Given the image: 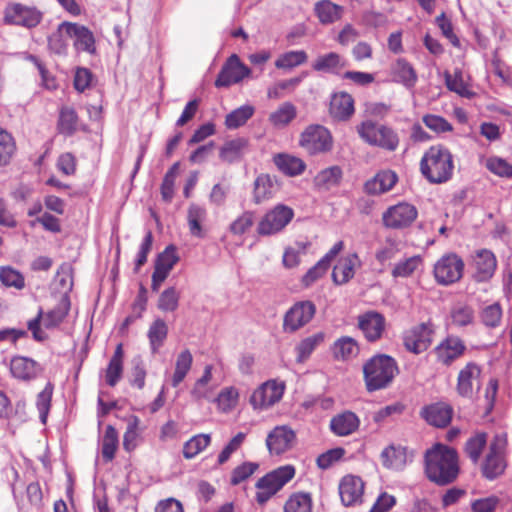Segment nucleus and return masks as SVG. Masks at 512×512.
Returning a JSON list of instances; mask_svg holds the SVG:
<instances>
[{
	"label": "nucleus",
	"mask_w": 512,
	"mask_h": 512,
	"mask_svg": "<svg viewBox=\"0 0 512 512\" xmlns=\"http://www.w3.org/2000/svg\"><path fill=\"white\" fill-rule=\"evenodd\" d=\"M424 472L429 481L439 486L455 482L460 474L457 450L445 444H434L425 451Z\"/></svg>",
	"instance_id": "nucleus-1"
},
{
	"label": "nucleus",
	"mask_w": 512,
	"mask_h": 512,
	"mask_svg": "<svg viewBox=\"0 0 512 512\" xmlns=\"http://www.w3.org/2000/svg\"><path fill=\"white\" fill-rule=\"evenodd\" d=\"M420 168L429 182H446L453 173L452 155L447 148L441 145L432 146L423 155Z\"/></svg>",
	"instance_id": "nucleus-2"
},
{
	"label": "nucleus",
	"mask_w": 512,
	"mask_h": 512,
	"mask_svg": "<svg viewBox=\"0 0 512 512\" xmlns=\"http://www.w3.org/2000/svg\"><path fill=\"white\" fill-rule=\"evenodd\" d=\"M398 372L396 361L388 355H376L363 367L364 380L369 392L386 388Z\"/></svg>",
	"instance_id": "nucleus-3"
},
{
	"label": "nucleus",
	"mask_w": 512,
	"mask_h": 512,
	"mask_svg": "<svg viewBox=\"0 0 512 512\" xmlns=\"http://www.w3.org/2000/svg\"><path fill=\"white\" fill-rule=\"evenodd\" d=\"M356 131L365 143L389 152L397 150L400 143L399 135L392 127L371 119L357 125Z\"/></svg>",
	"instance_id": "nucleus-4"
},
{
	"label": "nucleus",
	"mask_w": 512,
	"mask_h": 512,
	"mask_svg": "<svg viewBox=\"0 0 512 512\" xmlns=\"http://www.w3.org/2000/svg\"><path fill=\"white\" fill-rule=\"evenodd\" d=\"M507 434L496 433L489 443L487 454L481 464L482 475L488 480H494L506 469Z\"/></svg>",
	"instance_id": "nucleus-5"
},
{
	"label": "nucleus",
	"mask_w": 512,
	"mask_h": 512,
	"mask_svg": "<svg viewBox=\"0 0 512 512\" xmlns=\"http://www.w3.org/2000/svg\"><path fill=\"white\" fill-rule=\"evenodd\" d=\"M68 311L69 301L66 296L62 297L59 304L46 314L40 309L37 316L28 321L27 324L28 329L32 332L33 338L38 342L46 340L47 334L41 329L40 323L42 322L45 328H54L64 320Z\"/></svg>",
	"instance_id": "nucleus-6"
},
{
	"label": "nucleus",
	"mask_w": 512,
	"mask_h": 512,
	"mask_svg": "<svg viewBox=\"0 0 512 512\" xmlns=\"http://www.w3.org/2000/svg\"><path fill=\"white\" fill-rule=\"evenodd\" d=\"M294 211L284 204H277L268 210L257 225L260 236H270L281 232L293 219Z\"/></svg>",
	"instance_id": "nucleus-7"
},
{
	"label": "nucleus",
	"mask_w": 512,
	"mask_h": 512,
	"mask_svg": "<svg viewBox=\"0 0 512 512\" xmlns=\"http://www.w3.org/2000/svg\"><path fill=\"white\" fill-rule=\"evenodd\" d=\"M332 143L329 130L321 125H311L301 134L300 145L311 155L331 150Z\"/></svg>",
	"instance_id": "nucleus-8"
},
{
	"label": "nucleus",
	"mask_w": 512,
	"mask_h": 512,
	"mask_svg": "<svg viewBox=\"0 0 512 512\" xmlns=\"http://www.w3.org/2000/svg\"><path fill=\"white\" fill-rule=\"evenodd\" d=\"M316 313V307L311 301L296 302L284 315L283 331L294 333L307 325Z\"/></svg>",
	"instance_id": "nucleus-9"
},
{
	"label": "nucleus",
	"mask_w": 512,
	"mask_h": 512,
	"mask_svg": "<svg viewBox=\"0 0 512 512\" xmlns=\"http://www.w3.org/2000/svg\"><path fill=\"white\" fill-rule=\"evenodd\" d=\"M284 390L285 384L283 382L268 380L252 393L250 404L254 409L266 410L281 400Z\"/></svg>",
	"instance_id": "nucleus-10"
},
{
	"label": "nucleus",
	"mask_w": 512,
	"mask_h": 512,
	"mask_svg": "<svg viewBox=\"0 0 512 512\" xmlns=\"http://www.w3.org/2000/svg\"><path fill=\"white\" fill-rule=\"evenodd\" d=\"M433 336L434 327L432 323H421L404 333L403 344L408 351L420 354L430 347Z\"/></svg>",
	"instance_id": "nucleus-11"
},
{
	"label": "nucleus",
	"mask_w": 512,
	"mask_h": 512,
	"mask_svg": "<svg viewBox=\"0 0 512 512\" xmlns=\"http://www.w3.org/2000/svg\"><path fill=\"white\" fill-rule=\"evenodd\" d=\"M463 268L464 263L456 254H447L434 265V276L439 284L449 285L462 277Z\"/></svg>",
	"instance_id": "nucleus-12"
},
{
	"label": "nucleus",
	"mask_w": 512,
	"mask_h": 512,
	"mask_svg": "<svg viewBox=\"0 0 512 512\" xmlns=\"http://www.w3.org/2000/svg\"><path fill=\"white\" fill-rule=\"evenodd\" d=\"M250 74V68L241 62L236 54H233L226 60L221 68L215 81V86L229 87L241 82L244 78L249 77Z\"/></svg>",
	"instance_id": "nucleus-13"
},
{
	"label": "nucleus",
	"mask_w": 512,
	"mask_h": 512,
	"mask_svg": "<svg viewBox=\"0 0 512 512\" xmlns=\"http://www.w3.org/2000/svg\"><path fill=\"white\" fill-rule=\"evenodd\" d=\"M416 208L408 203H399L389 207L382 216L383 224L387 228L402 229L410 226L417 217Z\"/></svg>",
	"instance_id": "nucleus-14"
},
{
	"label": "nucleus",
	"mask_w": 512,
	"mask_h": 512,
	"mask_svg": "<svg viewBox=\"0 0 512 512\" xmlns=\"http://www.w3.org/2000/svg\"><path fill=\"white\" fill-rule=\"evenodd\" d=\"M66 29V36L73 39V46L77 52L96 54V41L93 32L84 25L72 22H62Z\"/></svg>",
	"instance_id": "nucleus-15"
},
{
	"label": "nucleus",
	"mask_w": 512,
	"mask_h": 512,
	"mask_svg": "<svg viewBox=\"0 0 512 512\" xmlns=\"http://www.w3.org/2000/svg\"><path fill=\"white\" fill-rule=\"evenodd\" d=\"M481 368L474 362L467 363L459 372L457 392L465 398H472L474 391L480 388Z\"/></svg>",
	"instance_id": "nucleus-16"
},
{
	"label": "nucleus",
	"mask_w": 512,
	"mask_h": 512,
	"mask_svg": "<svg viewBox=\"0 0 512 512\" xmlns=\"http://www.w3.org/2000/svg\"><path fill=\"white\" fill-rule=\"evenodd\" d=\"M296 441L295 432L287 425L275 427L267 436L266 445L271 454L280 455L290 450Z\"/></svg>",
	"instance_id": "nucleus-17"
},
{
	"label": "nucleus",
	"mask_w": 512,
	"mask_h": 512,
	"mask_svg": "<svg viewBox=\"0 0 512 512\" xmlns=\"http://www.w3.org/2000/svg\"><path fill=\"white\" fill-rule=\"evenodd\" d=\"M5 20L11 24L31 28L39 24L41 13L35 8L21 4H11L5 9Z\"/></svg>",
	"instance_id": "nucleus-18"
},
{
	"label": "nucleus",
	"mask_w": 512,
	"mask_h": 512,
	"mask_svg": "<svg viewBox=\"0 0 512 512\" xmlns=\"http://www.w3.org/2000/svg\"><path fill=\"white\" fill-rule=\"evenodd\" d=\"M466 350L464 342L456 336H448L433 350L439 363L449 366L460 358Z\"/></svg>",
	"instance_id": "nucleus-19"
},
{
	"label": "nucleus",
	"mask_w": 512,
	"mask_h": 512,
	"mask_svg": "<svg viewBox=\"0 0 512 512\" xmlns=\"http://www.w3.org/2000/svg\"><path fill=\"white\" fill-rule=\"evenodd\" d=\"M364 482L358 476L346 475L339 484V494L345 506H352L362 502Z\"/></svg>",
	"instance_id": "nucleus-20"
},
{
	"label": "nucleus",
	"mask_w": 512,
	"mask_h": 512,
	"mask_svg": "<svg viewBox=\"0 0 512 512\" xmlns=\"http://www.w3.org/2000/svg\"><path fill=\"white\" fill-rule=\"evenodd\" d=\"M385 324L384 316L375 311L367 312L358 318V326L370 342L381 338L385 330Z\"/></svg>",
	"instance_id": "nucleus-21"
},
{
	"label": "nucleus",
	"mask_w": 512,
	"mask_h": 512,
	"mask_svg": "<svg viewBox=\"0 0 512 512\" xmlns=\"http://www.w3.org/2000/svg\"><path fill=\"white\" fill-rule=\"evenodd\" d=\"M42 371L38 362L24 356H14L10 361V372L12 376L21 381H31Z\"/></svg>",
	"instance_id": "nucleus-22"
},
{
	"label": "nucleus",
	"mask_w": 512,
	"mask_h": 512,
	"mask_svg": "<svg viewBox=\"0 0 512 512\" xmlns=\"http://www.w3.org/2000/svg\"><path fill=\"white\" fill-rule=\"evenodd\" d=\"M295 475V469L291 465L279 467L260 478L256 487L258 489L270 488L272 492H278Z\"/></svg>",
	"instance_id": "nucleus-23"
},
{
	"label": "nucleus",
	"mask_w": 512,
	"mask_h": 512,
	"mask_svg": "<svg viewBox=\"0 0 512 512\" xmlns=\"http://www.w3.org/2000/svg\"><path fill=\"white\" fill-rule=\"evenodd\" d=\"M279 190V184L276 177L269 174H260L254 181L253 200L260 204L271 199Z\"/></svg>",
	"instance_id": "nucleus-24"
},
{
	"label": "nucleus",
	"mask_w": 512,
	"mask_h": 512,
	"mask_svg": "<svg viewBox=\"0 0 512 512\" xmlns=\"http://www.w3.org/2000/svg\"><path fill=\"white\" fill-rule=\"evenodd\" d=\"M330 115L337 120H348L354 114V100L345 92L335 93L330 101Z\"/></svg>",
	"instance_id": "nucleus-25"
},
{
	"label": "nucleus",
	"mask_w": 512,
	"mask_h": 512,
	"mask_svg": "<svg viewBox=\"0 0 512 512\" xmlns=\"http://www.w3.org/2000/svg\"><path fill=\"white\" fill-rule=\"evenodd\" d=\"M360 266V260L356 253L341 258L334 266L332 279L336 284H345L353 278L355 268Z\"/></svg>",
	"instance_id": "nucleus-26"
},
{
	"label": "nucleus",
	"mask_w": 512,
	"mask_h": 512,
	"mask_svg": "<svg viewBox=\"0 0 512 512\" xmlns=\"http://www.w3.org/2000/svg\"><path fill=\"white\" fill-rule=\"evenodd\" d=\"M397 179V175L393 171H381L365 183L364 190L372 195L382 194L391 190Z\"/></svg>",
	"instance_id": "nucleus-27"
},
{
	"label": "nucleus",
	"mask_w": 512,
	"mask_h": 512,
	"mask_svg": "<svg viewBox=\"0 0 512 512\" xmlns=\"http://www.w3.org/2000/svg\"><path fill=\"white\" fill-rule=\"evenodd\" d=\"M360 420L353 412L346 411L334 416L330 421V428L338 436H347L355 432Z\"/></svg>",
	"instance_id": "nucleus-28"
},
{
	"label": "nucleus",
	"mask_w": 512,
	"mask_h": 512,
	"mask_svg": "<svg viewBox=\"0 0 512 512\" xmlns=\"http://www.w3.org/2000/svg\"><path fill=\"white\" fill-rule=\"evenodd\" d=\"M453 410L452 408L443 403L433 404L431 406L426 407L422 415L425 420L436 427H445L447 426L452 418Z\"/></svg>",
	"instance_id": "nucleus-29"
},
{
	"label": "nucleus",
	"mask_w": 512,
	"mask_h": 512,
	"mask_svg": "<svg viewBox=\"0 0 512 512\" xmlns=\"http://www.w3.org/2000/svg\"><path fill=\"white\" fill-rule=\"evenodd\" d=\"M314 13L321 24L328 25L342 18L344 8L330 0H321L315 3Z\"/></svg>",
	"instance_id": "nucleus-30"
},
{
	"label": "nucleus",
	"mask_w": 512,
	"mask_h": 512,
	"mask_svg": "<svg viewBox=\"0 0 512 512\" xmlns=\"http://www.w3.org/2000/svg\"><path fill=\"white\" fill-rule=\"evenodd\" d=\"M346 66V60L336 52L318 56L312 63V68L318 72L337 74Z\"/></svg>",
	"instance_id": "nucleus-31"
},
{
	"label": "nucleus",
	"mask_w": 512,
	"mask_h": 512,
	"mask_svg": "<svg viewBox=\"0 0 512 512\" xmlns=\"http://www.w3.org/2000/svg\"><path fill=\"white\" fill-rule=\"evenodd\" d=\"M474 266L478 280L485 281L493 275L496 269V258L491 251L480 250L474 257Z\"/></svg>",
	"instance_id": "nucleus-32"
},
{
	"label": "nucleus",
	"mask_w": 512,
	"mask_h": 512,
	"mask_svg": "<svg viewBox=\"0 0 512 512\" xmlns=\"http://www.w3.org/2000/svg\"><path fill=\"white\" fill-rule=\"evenodd\" d=\"M333 357L338 361H347L359 353L357 341L349 336L337 339L331 347Z\"/></svg>",
	"instance_id": "nucleus-33"
},
{
	"label": "nucleus",
	"mask_w": 512,
	"mask_h": 512,
	"mask_svg": "<svg viewBox=\"0 0 512 512\" xmlns=\"http://www.w3.org/2000/svg\"><path fill=\"white\" fill-rule=\"evenodd\" d=\"M487 446V433L476 432L467 439L464 445V454L473 464L479 463L482 453Z\"/></svg>",
	"instance_id": "nucleus-34"
},
{
	"label": "nucleus",
	"mask_w": 512,
	"mask_h": 512,
	"mask_svg": "<svg viewBox=\"0 0 512 512\" xmlns=\"http://www.w3.org/2000/svg\"><path fill=\"white\" fill-rule=\"evenodd\" d=\"M273 161L280 171L289 176L299 175L305 169V163L300 158L288 154H277Z\"/></svg>",
	"instance_id": "nucleus-35"
},
{
	"label": "nucleus",
	"mask_w": 512,
	"mask_h": 512,
	"mask_svg": "<svg viewBox=\"0 0 512 512\" xmlns=\"http://www.w3.org/2000/svg\"><path fill=\"white\" fill-rule=\"evenodd\" d=\"M342 175V169L339 166H331L315 176L314 184L320 190H329L339 185Z\"/></svg>",
	"instance_id": "nucleus-36"
},
{
	"label": "nucleus",
	"mask_w": 512,
	"mask_h": 512,
	"mask_svg": "<svg viewBox=\"0 0 512 512\" xmlns=\"http://www.w3.org/2000/svg\"><path fill=\"white\" fill-rule=\"evenodd\" d=\"M381 459L385 467L400 470L406 465V451L401 446L390 445L382 451Z\"/></svg>",
	"instance_id": "nucleus-37"
},
{
	"label": "nucleus",
	"mask_w": 512,
	"mask_h": 512,
	"mask_svg": "<svg viewBox=\"0 0 512 512\" xmlns=\"http://www.w3.org/2000/svg\"><path fill=\"white\" fill-rule=\"evenodd\" d=\"M207 211L198 204H191L187 211V222L190 233L198 238L203 237L202 223L206 220Z\"/></svg>",
	"instance_id": "nucleus-38"
},
{
	"label": "nucleus",
	"mask_w": 512,
	"mask_h": 512,
	"mask_svg": "<svg viewBox=\"0 0 512 512\" xmlns=\"http://www.w3.org/2000/svg\"><path fill=\"white\" fill-rule=\"evenodd\" d=\"M247 146V141L244 138H236L227 141L220 149L219 157L222 161L233 163L238 161Z\"/></svg>",
	"instance_id": "nucleus-39"
},
{
	"label": "nucleus",
	"mask_w": 512,
	"mask_h": 512,
	"mask_svg": "<svg viewBox=\"0 0 512 512\" xmlns=\"http://www.w3.org/2000/svg\"><path fill=\"white\" fill-rule=\"evenodd\" d=\"M178 260L179 258L177 256L176 248L173 245H169L158 255L155 262L154 272L167 278Z\"/></svg>",
	"instance_id": "nucleus-40"
},
{
	"label": "nucleus",
	"mask_w": 512,
	"mask_h": 512,
	"mask_svg": "<svg viewBox=\"0 0 512 512\" xmlns=\"http://www.w3.org/2000/svg\"><path fill=\"white\" fill-rule=\"evenodd\" d=\"M324 339L325 334L323 332H318L301 340L295 348L297 353L296 361L298 363L305 362L313 351L324 341Z\"/></svg>",
	"instance_id": "nucleus-41"
},
{
	"label": "nucleus",
	"mask_w": 512,
	"mask_h": 512,
	"mask_svg": "<svg viewBox=\"0 0 512 512\" xmlns=\"http://www.w3.org/2000/svg\"><path fill=\"white\" fill-rule=\"evenodd\" d=\"M393 75L397 82L411 88L417 82V74L411 64L404 59H398L393 66Z\"/></svg>",
	"instance_id": "nucleus-42"
},
{
	"label": "nucleus",
	"mask_w": 512,
	"mask_h": 512,
	"mask_svg": "<svg viewBox=\"0 0 512 512\" xmlns=\"http://www.w3.org/2000/svg\"><path fill=\"white\" fill-rule=\"evenodd\" d=\"M79 127L78 116L73 108L63 107L60 110L58 119V131L59 133L71 136Z\"/></svg>",
	"instance_id": "nucleus-43"
},
{
	"label": "nucleus",
	"mask_w": 512,
	"mask_h": 512,
	"mask_svg": "<svg viewBox=\"0 0 512 512\" xmlns=\"http://www.w3.org/2000/svg\"><path fill=\"white\" fill-rule=\"evenodd\" d=\"M312 497L310 493L296 492L290 495L284 505V512H312Z\"/></svg>",
	"instance_id": "nucleus-44"
},
{
	"label": "nucleus",
	"mask_w": 512,
	"mask_h": 512,
	"mask_svg": "<svg viewBox=\"0 0 512 512\" xmlns=\"http://www.w3.org/2000/svg\"><path fill=\"white\" fill-rule=\"evenodd\" d=\"M193 356L191 352L186 349L183 350L176 359L175 371L172 376V386L177 387L186 377L191 369Z\"/></svg>",
	"instance_id": "nucleus-45"
},
{
	"label": "nucleus",
	"mask_w": 512,
	"mask_h": 512,
	"mask_svg": "<svg viewBox=\"0 0 512 512\" xmlns=\"http://www.w3.org/2000/svg\"><path fill=\"white\" fill-rule=\"evenodd\" d=\"M167 334V324L164 320L157 318L149 327L147 334L153 353H156L163 345L165 339L167 338Z\"/></svg>",
	"instance_id": "nucleus-46"
},
{
	"label": "nucleus",
	"mask_w": 512,
	"mask_h": 512,
	"mask_svg": "<svg viewBox=\"0 0 512 512\" xmlns=\"http://www.w3.org/2000/svg\"><path fill=\"white\" fill-rule=\"evenodd\" d=\"M253 114L254 108L251 105H243L226 116L225 125L228 129H237L243 126Z\"/></svg>",
	"instance_id": "nucleus-47"
},
{
	"label": "nucleus",
	"mask_w": 512,
	"mask_h": 512,
	"mask_svg": "<svg viewBox=\"0 0 512 512\" xmlns=\"http://www.w3.org/2000/svg\"><path fill=\"white\" fill-rule=\"evenodd\" d=\"M211 442L210 434H198L193 436L183 446V456L192 459L202 452Z\"/></svg>",
	"instance_id": "nucleus-48"
},
{
	"label": "nucleus",
	"mask_w": 512,
	"mask_h": 512,
	"mask_svg": "<svg viewBox=\"0 0 512 512\" xmlns=\"http://www.w3.org/2000/svg\"><path fill=\"white\" fill-rule=\"evenodd\" d=\"M118 447V434L116 429L108 425L102 439V456L106 462L114 459Z\"/></svg>",
	"instance_id": "nucleus-49"
},
{
	"label": "nucleus",
	"mask_w": 512,
	"mask_h": 512,
	"mask_svg": "<svg viewBox=\"0 0 512 512\" xmlns=\"http://www.w3.org/2000/svg\"><path fill=\"white\" fill-rule=\"evenodd\" d=\"M239 392L233 387H225L216 398L218 409L223 413L232 411L238 404Z\"/></svg>",
	"instance_id": "nucleus-50"
},
{
	"label": "nucleus",
	"mask_w": 512,
	"mask_h": 512,
	"mask_svg": "<svg viewBox=\"0 0 512 512\" xmlns=\"http://www.w3.org/2000/svg\"><path fill=\"white\" fill-rule=\"evenodd\" d=\"M307 59V53L303 50L289 51L278 57L275 66L278 69H292L305 63Z\"/></svg>",
	"instance_id": "nucleus-51"
},
{
	"label": "nucleus",
	"mask_w": 512,
	"mask_h": 512,
	"mask_svg": "<svg viewBox=\"0 0 512 512\" xmlns=\"http://www.w3.org/2000/svg\"><path fill=\"white\" fill-rule=\"evenodd\" d=\"M444 77L445 84L450 91L465 98H471L474 95L465 84L461 71H455L453 75L445 72Z\"/></svg>",
	"instance_id": "nucleus-52"
},
{
	"label": "nucleus",
	"mask_w": 512,
	"mask_h": 512,
	"mask_svg": "<svg viewBox=\"0 0 512 512\" xmlns=\"http://www.w3.org/2000/svg\"><path fill=\"white\" fill-rule=\"evenodd\" d=\"M16 150V144L6 130L0 127V166H6L10 163Z\"/></svg>",
	"instance_id": "nucleus-53"
},
{
	"label": "nucleus",
	"mask_w": 512,
	"mask_h": 512,
	"mask_svg": "<svg viewBox=\"0 0 512 512\" xmlns=\"http://www.w3.org/2000/svg\"><path fill=\"white\" fill-rule=\"evenodd\" d=\"M452 323L458 327H464L473 322L474 310L467 304L458 303L450 312Z\"/></svg>",
	"instance_id": "nucleus-54"
},
{
	"label": "nucleus",
	"mask_w": 512,
	"mask_h": 512,
	"mask_svg": "<svg viewBox=\"0 0 512 512\" xmlns=\"http://www.w3.org/2000/svg\"><path fill=\"white\" fill-rule=\"evenodd\" d=\"M0 281L6 287L21 290L25 287L24 276L16 269L6 266L0 268Z\"/></svg>",
	"instance_id": "nucleus-55"
},
{
	"label": "nucleus",
	"mask_w": 512,
	"mask_h": 512,
	"mask_svg": "<svg viewBox=\"0 0 512 512\" xmlns=\"http://www.w3.org/2000/svg\"><path fill=\"white\" fill-rule=\"evenodd\" d=\"M296 116V108L293 104L283 103L275 112L270 114L269 120L274 126H285Z\"/></svg>",
	"instance_id": "nucleus-56"
},
{
	"label": "nucleus",
	"mask_w": 512,
	"mask_h": 512,
	"mask_svg": "<svg viewBox=\"0 0 512 512\" xmlns=\"http://www.w3.org/2000/svg\"><path fill=\"white\" fill-rule=\"evenodd\" d=\"M180 293L175 287L165 289L159 296L157 307L163 312H173L179 306Z\"/></svg>",
	"instance_id": "nucleus-57"
},
{
	"label": "nucleus",
	"mask_w": 512,
	"mask_h": 512,
	"mask_svg": "<svg viewBox=\"0 0 512 512\" xmlns=\"http://www.w3.org/2000/svg\"><path fill=\"white\" fill-rule=\"evenodd\" d=\"M254 224V214L251 211H245L241 215H239L232 223L229 225V232L233 236H242L247 233Z\"/></svg>",
	"instance_id": "nucleus-58"
},
{
	"label": "nucleus",
	"mask_w": 512,
	"mask_h": 512,
	"mask_svg": "<svg viewBox=\"0 0 512 512\" xmlns=\"http://www.w3.org/2000/svg\"><path fill=\"white\" fill-rule=\"evenodd\" d=\"M422 260L420 256H412L398 262L392 269V276L395 278H406L411 276L420 266Z\"/></svg>",
	"instance_id": "nucleus-59"
},
{
	"label": "nucleus",
	"mask_w": 512,
	"mask_h": 512,
	"mask_svg": "<svg viewBox=\"0 0 512 512\" xmlns=\"http://www.w3.org/2000/svg\"><path fill=\"white\" fill-rule=\"evenodd\" d=\"M66 29L62 27V23L58 26L57 30L48 37L49 49L59 55L66 54L68 43L64 39Z\"/></svg>",
	"instance_id": "nucleus-60"
},
{
	"label": "nucleus",
	"mask_w": 512,
	"mask_h": 512,
	"mask_svg": "<svg viewBox=\"0 0 512 512\" xmlns=\"http://www.w3.org/2000/svg\"><path fill=\"white\" fill-rule=\"evenodd\" d=\"M307 245L303 242H297L294 246L285 249L283 254V265L286 268H294L299 265L300 257L305 253Z\"/></svg>",
	"instance_id": "nucleus-61"
},
{
	"label": "nucleus",
	"mask_w": 512,
	"mask_h": 512,
	"mask_svg": "<svg viewBox=\"0 0 512 512\" xmlns=\"http://www.w3.org/2000/svg\"><path fill=\"white\" fill-rule=\"evenodd\" d=\"M302 81V77H294L291 79L280 81L267 90V96L269 99H279L283 96V91L293 90Z\"/></svg>",
	"instance_id": "nucleus-62"
},
{
	"label": "nucleus",
	"mask_w": 512,
	"mask_h": 512,
	"mask_svg": "<svg viewBox=\"0 0 512 512\" xmlns=\"http://www.w3.org/2000/svg\"><path fill=\"white\" fill-rule=\"evenodd\" d=\"M399 251L400 242L394 238L388 237L386 238L384 245L376 252L375 257L379 262L384 263L395 258Z\"/></svg>",
	"instance_id": "nucleus-63"
},
{
	"label": "nucleus",
	"mask_w": 512,
	"mask_h": 512,
	"mask_svg": "<svg viewBox=\"0 0 512 512\" xmlns=\"http://www.w3.org/2000/svg\"><path fill=\"white\" fill-rule=\"evenodd\" d=\"M258 464L254 462H245L237 466L231 475L230 483L232 485H238L247 480L251 475L258 469Z\"/></svg>",
	"instance_id": "nucleus-64"
}]
</instances>
